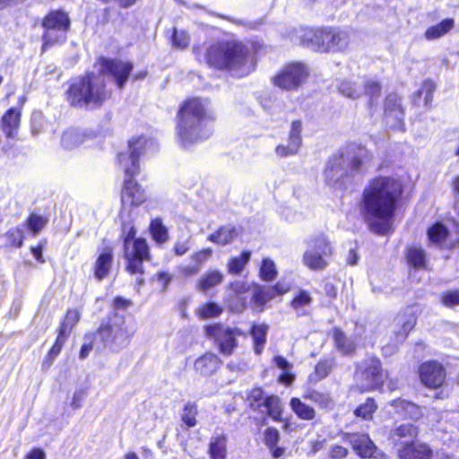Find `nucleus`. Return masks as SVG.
<instances>
[{
  "label": "nucleus",
  "instance_id": "f257e3e1",
  "mask_svg": "<svg viewBox=\"0 0 459 459\" xmlns=\"http://www.w3.org/2000/svg\"><path fill=\"white\" fill-rule=\"evenodd\" d=\"M403 191L402 182L393 177H377L365 187L361 212L373 232L384 235L391 230Z\"/></svg>",
  "mask_w": 459,
  "mask_h": 459
},
{
  "label": "nucleus",
  "instance_id": "f03ea898",
  "mask_svg": "<svg viewBox=\"0 0 459 459\" xmlns=\"http://www.w3.org/2000/svg\"><path fill=\"white\" fill-rule=\"evenodd\" d=\"M206 64L217 70H228L245 75L255 65L253 49L238 40H226L211 44L205 50Z\"/></svg>",
  "mask_w": 459,
  "mask_h": 459
},
{
  "label": "nucleus",
  "instance_id": "7ed1b4c3",
  "mask_svg": "<svg viewBox=\"0 0 459 459\" xmlns=\"http://www.w3.org/2000/svg\"><path fill=\"white\" fill-rule=\"evenodd\" d=\"M109 96L101 74H88L74 82L67 91L69 103L76 108H98Z\"/></svg>",
  "mask_w": 459,
  "mask_h": 459
},
{
  "label": "nucleus",
  "instance_id": "20e7f679",
  "mask_svg": "<svg viewBox=\"0 0 459 459\" xmlns=\"http://www.w3.org/2000/svg\"><path fill=\"white\" fill-rule=\"evenodd\" d=\"M297 39L291 38L294 44H302L316 51H342L349 46V35L339 30H300Z\"/></svg>",
  "mask_w": 459,
  "mask_h": 459
},
{
  "label": "nucleus",
  "instance_id": "39448f33",
  "mask_svg": "<svg viewBox=\"0 0 459 459\" xmlns=\"http://www.w3.org/2000/svg\"><path fill=\"white\" fill-rule=\"evenodd\" d=\"M205 116V108L201 100L191 99L184 101L178 113L177 134L180 140H202L198 127Z\"/></svg>",
  "mask_w": 459,
  "mask_h": 459
},
{
  "label": "nucleus",
  "instance_id": "423d86ee",
  "mask_svg": "<svg viewBox=\"0 0 459 459\" xmlns=\"http://www.w3.org/2000/svg\"><path fill=\"white\" fill-rule=\"evenodd\" d=\"M134 332L135 328L131 320L116 314L108 325L101 326L100 334L106 344L123 346L129 342Z\"/></svg>",
  "mask_w": 459,
  "mask_h": 459
},
{
  "label": "nucleus",
  "instance_id": "0eeeda50",
  "mask_svg": "<svg viewBox=\"0 0 459 459\" xmlns=\"http://www.w3.org/2000/svg\"><path fill=\"white\" fill-rule=\"evenodd\" d=\"M356 379L363 392L375 390L383 385L386 377L381 369L378 359L369 357L360 361L357 366Z\"/></svg>",
  "mask_w": 459,
  "mask_h": 459
},
{
  "label": "nucleus",
  "instance_id": "6e6552de",
  "mask_svg": "<svg viewBox=\"0 0 459 459\" xmlns=\"http://www.w3.org/2000/svg\"><path fill=\"white\" fill-rule=\"evenodd\" d=\"M45 29L43 49L57 42L64 41L70 28L68 14L62 11L50 12L42 21Z\"/></svg>",
  "mask_w": 459,
  "mask_h": 459
},
{
  "label": "nucleus",
  "instance_id": "1a4fd4ad",
  "mask_svg": "<svg viewBox=\"0 0 459 459\" xmlns=\"http://www.w3.org/2000/svg\"><path fill=\"white\" fill-rule=\"evenodd\" d=\"M207 337L213 339L219 351L225 356H230L238 347V339L246 338V333L237 327H229L221 324H214L205 327Z\"/></svg>",
  "mask_w": 459,
  "mask_h": 459
},
{
  "label": "nucleus",
  "instance_id": "9d476101",
  "mask_svg": "<svg viewBox=\"0 0 459 459\" xmlns=\"http://www.w3.org/2000/svg\"><path fill=\"white\" fill-rule=\"evenodd\" d=\"M309 75L307 67L299 62L290 63L273 77V83L286 91H294L300 87Z\"/></svg>",
  "mask_w": 459,
  "mask_h": 459
},
{
  "label": "nucleus",
  "instance_id": "9b49d317",
  "mask_svg": "<svg viewBox=\"0 0 459 459\" xmlns=\"http://www.w3.org/2000/svg\"><path fill=\"white\" fill-rule=\"evenodd\" d=\"M126 270L130 273H143V262L149 258V247L144 238L125 239Z\"/></svg>",
  "mask_w": 459,
  "mask_h": 459
},
{
  "label": "nucleus",
  "instance_id": "f8f14e48",
  "mask_svg": "<svg viewBox=\"0 0 459 459\" xmlns=\"http://www.w3.org/2000/svg\"><path fill=\"white\" fill-rule=\"evenodd\" d=\"M404 109L402 100L396 94H389L384 104V119L387 126L403 130Z\"/></svg>",
  "mask_w": 459,
  "mask_h": 459
},
{
  "label": "nucleus",
  "instance_id": "ddd939ff",
  "mask_svg": "<svg viewBox=\"0 0 459 459\" xmlns=\"http://www.w3.org/2000/svg\"><path fill=\"white\" fill-rule=\"evenodd\" d=\"M133 70V64L130 62H123L121 60H101V71L100 74H110L114 77L117 86L119 89L124 88L127 82L128 76Z\"/></svg>",
  "mask_w": 459,
  "mask_h": 459
},
{
  "label": "nucleus",
  "instance_id": "4468645a",
  "mask_svg": "<svg viewBox=\"0 0 459 459\" xmlns=\"http://www.w3.org/2000/svg\"><path fill=\"white\" fill-rule=\"evenodd\" d=\"M143 152V145H122L117 151V161L125 172L130 176L139 172V157Z\"/></svg>",
  "mask_w": 459,
  "mask_h": 459
},
{
  "label": "nucleus",
  "instance_id": "2eb2a0df",
  "mask_svg": "<svg viewBox=\"0 0 459 459\" xmlns=\"http://www.w3.org/2000/svg\"><path fill=\"white\" fill-rule=\"evenodd\" d=\"M419 372L421 382L431 388L439 387L446 378L443 366L436 361L423 363L420 367Z\"/></svg>",
  "mask_w": 459,
  "mask_h": 459
},
{
  "label": "nucleus",
  "instance_id": "dca6fc26",
  "mask_svg": "<svg viewBox=\"0 0 459 459\" xmlns=\"http://www.w3.org/2000/svg\"><path fill=\"white\" fill-rule=\"evenodd\" d=\"M361 161L357 157H353L350 160L346 159L342 155L340 159H333L330 166L325 169V176L329 182L337 184L346 174V167L351 164L352 169H358Z\"/></svg>",
  "mask_w": 459,
  "mask_h": 459
},
{
  "label": "nucleus",
  "instance_id": "f3484780",
  "mask_svg": "<svg viewBox=\"0 0 459 459\" xmlns=\"http://www.w3.org/2000/svg\"><path fill=\"white\" fill-rule=\"evenodd\" d=\"M346 440L361 457H377V447L367 434H347Z\"/></svg>",
  "mask_w": 459,
  "mask_h": 459
},
{
  "label": "nucleus",
  "instance_id": "a211bd4d",
  "mask_svg": "<svg viewBox=\"0 0 459 459\" xmlns=\"http://www.w3.org/2000/svg\"><path fill=\"white\" fill-rule=\"evenodd\" d=\"M122 202L125 205L138 206L146 200L145 190L134 180H127L122 191Z\"/></svg>",
  "mask_w": 459,
  "mask_h": 459
},
{
  "label": "nucleus",
  "instance_id": "6ab92c4d",
  "mask_svg": "<svg viewBox=\"0 0 459 459\" xmlns=\"http://www.w3.org/2000/svg\"><path fill=\"white\" fill-rule=\"evenodd\" d=\"M428 238L429 244L440 247L452 248L455 245V241L451 238L446 227L442 223H435L429 229ZM457 241L459 242V238Z\"/></svg>",
  "mask_w": 459,
  "mask_h": 459
},
{
  "label": "nucleus",
  "instance_id": "aec40b11",
  "mask_svg": "<svg viewBox=\"0 0 459 459\" xmlns=\"http://www.w3.org/2000/svg\"><path fill=\"white\" fill-rule=\"evenodd\" d=\"M414 325L415 317L411 313L397 315L392 324V331L394 333V341L395 342L403 341Z\"/></svg>",
  "mask_w": 459,
  "mask_h": 459
},
{
  "label": "nucleus",
  "instance_id": "412c9836",
  "mask_svg": "<svg viewBox=\"0 0 459 459\" xmlns=\"http://www.w3.org/2000/svg\"><path fill=\"white\" fill-rule=\"evenodd\" d=\"M21 110L16 108H9L1 117V130L9 139H13L19 129Z\"/></svg>",
  "mask_w": 459,
  "mask_h": 459
},
{
  "label": "nucleus",
  "instance_id": "4be33fe9",
  "mask_svg": "<svg viewBox=\"0 0 459 459\" xmlns=\"http://www.w3.org/2000/svg\"><path fill=\"white\" fill-rule=\"evenodd\" d=\"M219 358L211 352L198 358L195 362V369L202 376H210L213 374L220 367Z\"/></svg>",
  "mask_w": 459,
  "mask_h": 459
},
{
  "label": "nucleus",
  "instance_id": "5701e85b",
  "mask_svg": "<svg viewBox=\"0 0 459 459\" xmlns=\"http://www.w3.org/2000/svg\"><path fill=\"white\" fill-rule=\"evenodd\" d=\"M432 451L426 444L405 445L399 453L400 459H430Z\"/></svg>",
  "mask_w": 459,
  "mask_h": 459
},
{
  "label": "nucleus",
  "instance_id": "b1692460",
  "mask_svg": "<svg viewBox=\"0 0 459 459\" xmlns=\"http://www.w3.org/2000/svg\"><path fill=\"white\" fill-rule=\"evenodd\" d=\"M223 273L216 269H209L197 281L196 289L202 292L220 285L223 281Z\"/></svg>",
  "mask_w": 459,
  "mask_h": 459
},
{
  "label": "nucleus",
  "instance_id": "393cba45",
  "mask_svg": "<svg viewBox=\"0 0 459 459\" xmlns=\"http://www.w3.org/2000/svg\"><path fill=\"white\" fill-rule=\"evenodd\" d=\"M333 339L335 348L342 354L350 355L355 351L354 340L347 337L339 328L333 330Z\"/></svg>",
  "mask_w": 459,
  "mask_h": 459
},
{
  "label": "nucleus",
  "instance_id": "a878e982",
  "mask_svg": "<svg viewBox=\"0 0 459 459\" xmlns=\"http://www.w3.org/2000/svg\"><path fill=\"white\" fill-rule=\"evenodd\" d=\"M328 256L314 251L307 247L303 255L304 264L311 270L319 271L325 269L328 264Z\"/></svg>",
  "mask_w": 459,
  "mask_h": 459
},
{
  "label": "nucleus",
  "instance_id": "bb28decb",
  "mask_svg": "<svg viewBox=\"0 0 459 459\" xmlns=\"http://www.w3.org/2000/svg\"><path fill=\"white\" fill-rule=\"evenodd\" d=\"M208 453L211 459H226L227 437L224 435H217L211 438Z\"/></svg>",
  "mask_w": 459,
  "mask_h": 459
},
{
  "label": "nucleus",
  "instance_id": "cd10ccee",
  "mask_svg": "<svg viewBox=\"0 0 459 459\" xmlns=\"http://www.w3.org/2000/svg\"><path fill=\"white\" fill-rule=\"evenodd\" d=\"M262 408L264 409L262 412H265L274 421L281 420L282 405L278 396L270 395L265 397Z\"/></svg>",
  "mask_w": 459,
  "mask_h": 459
},
{
  "label": "nucleus",
  "instance_id": "c85d7f7f",
  "mask_svg": "<svg viewBox=\"0 0 459 459\" xmlns=\"http://www.w3.org/2000/svg\"><path fill=\"white\" fill-rule=\"evenodd\" d=\"M237 237L235 228L224 226L208 236V240L220 246L230 244Z\"/></svg>",
  "mask_w": 459,
  "mask_h": 459
},
{
  "label": "nucleus",
  "instance_id": "c756f323",
  "mask_svg": "<svg viewBox=\"0 0 459 459\" xmlns=\"http://www.w3.org/2000/svg\"><path fill=\"white\" fill-rule=\"evenodd\" d=\"M112 262L113 256L110 250H105L101 254H100L96 260L94 267L95 276L99 280H102L108 274L112 265Z\"/></svg>",
  "mask_w": 459,
  "mask_h": 459
},
{
  "label": "nucleus",
  "instance_id": "7c9ffc66",
  "mask_svg": "<svg viewBox=\"0 0 459 459\" xmlns=\"http://www.w3.org/2000/svg\"><path fill=\"white\" fill-rule=\"evenodd\" d=\"M391 405L396 409L398 413L407 416L412 420H419L422 416L420 408L408 401L401 399L394 400L391 403Z\"/></svg>",
  "mask_w": 459,
  "mask_h": 459
},
{
  "label": "nucleus",
  "instance_id": "2f4dec72",
  "mask_svg": "<svg viewBox=\"0 0 459 459\" xmlns=\"http://www.w3.org/2000/svg\"><path fill=\"white\" fill-rule=\"evenodd\" d=\"M269 325L266 324L254 325L251 328L250 334L254 342V350L256 354H260L266 342V335Z\"/></svg>",
  "mask_w": 459,
  "mask_h": 459
},
{
  "label": "nucleus",
  "instance_id": "473e14b6",
  "mask_svg": "<svg viewBox=\"0 0 459 459\" xmlns=\"http://www.w3.org/2000/svg\"><path fill=\"white\" fill-rule=\"evenodd\" d=\"M454 26L455 20L453 18H446L438 24L429 27L425 31V38L429 40L439 39L450 31Z\"/></svg>",
  "mask_w": 459,
  "mask_h": 459
},
{
  "label": "nucleus",
  "instance_id": "72a5a7b5",
  "mask_svg": "<svg viewBox=\"0 0 459 459\" xmlns=\"http://www.w3.org/2000/svg\"><path fill=\"white\" fill-rule=\"evenodd\" d=\"M338 91L342 95L351 99H359L363 94V89L359 81H342L338 86Z\"/></svg>",
  "mask_w": 459,
  "mask_h": 459
},
{
  "label": "nucleus",
  "instance_id": "f704fd0d",
  "mask_svg": "<svg viewBox=\"0 0 459 459\" xmlns=\"http://www.w3.org/2000/svg\"><path fill=\"white\" fill-rule=\"evenodd\" d=\"M407 262L414 268L422 269L426 267V255L420 247L412 246L407 248Z\"/></svg>",
  "mask_w": 459,
  "mask_h": 459
},
{
  "label": "nucleus",
  "instance_id": "c9c22d12",
  "mask_svg": "<svg viewBox=\"0 0 459 459\" xmlns=\"http://www.w3.org/2000/svg\"><path fill=\"white\" fill-rule=\"evenodd\" d=\"M291 410L301 420H311L316 417L315 410L299 398H292L290 403Z\"/></svg>",
  "mask_w": 459,
  "mask_h": 459
},
{
  "label": "nucleus",
  "instance_id": "e433bc0d",
  "mask_svg": "<svg viewBox=\"0 0 459 459\" xmlns=\"http://www.w3.org/2000/svg\"><path fill=\"white\" fill-rule=\"evenodd\" d=\"M81 318V312L78 309H68L65 316L61 323L59 333L68 337L73 328L77 325Z\"/></svg>",
  "mask_w": 459,
  "mask_h": 459
},
{
  "label": "nucleus",
  "instance_id": "4c0bfd02",
  "mask_svg": "<svg viewBox=\"0 0 459 459\" xmlns=\"http://www.w3.org/2000/svg\"><path fill=\"white\" fill-rule=\"evenodd\" d=\"M307 247L328 257L333 253L330 241L325 236H317L311 238L307 242Z\"/></svg>",
  "mask_w": 459,
  "mask_h": 459
},
{
  "label": "nucleus",
  "instance_id": "58836bf2",
  "mask_svg": "<svg viewBox=\"0 0 459 459\" xmlns=\"http://www.w3.org/2000/svg\"><path fill=\"white\" fill-rule=\"evenodd\" d=\"M251 252L244 251L239 255L231 257L227 264V270L230 274L240 273L250 260Z\"/></svg>",
  "mask_w": 459,
  "mask_h": 459
},
{
  "label": "nucleus",
  "instance_id": "ea45409f",
  "mask_svg": "<svg viewBox=\"0 0 459 459\" xmlns=\"http://www.w3.org/2000/svg\"><path fill=\"white\" fill-rule=\"evenodd\" d=\"M436 90V84L434 82L428 80L425 81L421 86V88L417 92V99L415 100V103L417 105L420 104V98L423 97V106L429 107L433 99V93Z\"/></svg>",
  "mask_w": 459,
  "mask_h": 459
},
{
  "label": "nucleus",
  "instance_id": "a19ab883",
  "mask_svg": "<svg viewBox=\"0 0 459 459\" xmlns=\"http://www.w3.org/2000/svg\"><path fill=\"white\" fill-rule=\"evenodd\" d=\"M274 363L283 371L279 377V381L286 385L290 384L294 380V375L290 372L292 365L281 356H276Z\"/></svg>",
  "mask_w": 459,
  "mask_h": 459
},
{
  "label": "nucleus",
  "instance_id": "79ce46f5",
  "mask_svg": "<svg viewBox=\"0 0 459 459\" xmlns=\"http://www.w3.org/2000/svg\"><path fill=\"white\" fill-rule=\"evenodd\" d=\"M150 230L153 239L159 243H164L169 238L168 230L166 227L158 218L152 221Z\"/></svg>",
  "mask_w": 459,
  "mask_h": 459
},
{
  "label": "nucleus",
  "instance_id": "37998d69",
  "mask_svg": "<svg viewBox=\"0 0 459 459\" xmlns=\"http://www.w3.org/2000/svg\"><path fill=\"white\" fill-rule=\"evenodd\" d=\"M277 275L276 265L270 258H264L260 267V277L266 281H273Z\"/></svg>",
  "mask_w": 459,
  "mask_h": 459
},
{
  "label": "nucleus",
  "instance_id": "c03bdc74",
  "mask_svg": "<svg viewBox=\"0 0 459 459\" xmlns=\"http://www.w3.org/2000/svg\"><path fill=\"white\" fill-rule=\"evenodd\" d=\"M221 312L222 308L214 302L204 304L197 309V315L203 319L218 316Z\"/></svg>",
  "mask_w": 459,
  "mask_h": 459
},
{
  "label": "nucleus",
  "instance_id": "a18cd8bd",
  "mask_svg": "<svg viewBox=\"0 0 459 459\" xmlns=\"http://www.w3.org/2000/svg\"><path fill=\"white\" fill-rule=\"evenodd\" d=\"M361 83V87L363 89V93L368 95L370 98V100L372 101L374 99H377L379 97L381 93V84L374 80V79H368Z\"/></svg>",
  "mask_w": 459,
  "mask_h": 459
},
{
  "label": "nucleus",
  "instance_id": "49530a36",
  "mask_svg": "<svg viewBox=\"0 0 459 459\" xmlns=\"http://www.w3.org/2000/svg\"><path fill=\"white\" fill-rule=\"evenodd\" d=\"M273 298H275L274 289H272V287L259 288L253 297L255 303L260 307H263Z\"/></svg>",
  "mask_w": 459,
  "mask_h": 459
},
{
  "label": "nucleus",
  "instance_id": "de8ad7c7",
  "mask_svg": "<svg viewBox=\"0 0 459 459\" xmlns=\"http://www.w3.org/2000/svg\"><path fill=\"white\" fill-rule=\"evenodd\" d=\"M304 398L307 400H310L319 405L320 407L328 408L332 404L331 397L323 393H319L317 391H309L305 395Z\"/></svg>",
  "mask_w": 459,
  "mask_h": 459
},
{
  "label": "nucleus",
  "instance_id": "09e8293b",
  "mask_svg": "<svg viewBox=\"0 0 459 459\" xmlns=\"http://www.w3.org/2000/svg\"><path fill=\"white\" fill-rule=\"evenodd\" d=\"M196 414H197V408L195 403H188L184 407L183 412H182V420L187 427H195L197 423L196 421Z\"/></svg>",
  "mask_w": 459,
  "mask_h": 459
},
{
  "label": "nucleus",
  "instance_id": "8fccbe9b",
  "mask_svg": "<svg viewBox=\"0 0 459 459\" xmlns=\"http://www.w3.org/2000/svg\"><path fill=\"white\" fill-rule=\"evenodd\" d=\"M377 410V404L373 399H368L365 403L358 407L354 413L357 417H360L364 420H369L372 418L373 413Z\"/></svg>",
  "mask_w": 459,
  "mask_h": 459
},
{
  "label": "nucleus",
  "instance_id": "3c124183",
  "mask_svg": "<svg viewBox=\"0 0 459 459\" xmlns=\"http://www.w3.org/2000/svg\"><path fill=\"white\" fill-rule=\"evenodd\" d=\"M28 227L35 235L39 232L47 224V219L43 216L32 213L27 220Z\"/></svg>",
  "mask_w": 459,
  "mask_h": 459
},
{
  "label": "nucleus",
  "instance_id": "603ef678",
  "mask_svg": "<svg viewBox=\"0 0 459 459\" xmlns=\"http://www.w3.org/2000/svg\"><path fill=\"white\" fill-rule=\"evenodd\" d=\"M172 43L173 46L177 48H186L190 43V37L186 31H178L175 29L172 37Z\"/></svg>",
  "mask_w": 459,
  "mask_h": 459
},
{
  "label": "nucleus",
  "instance_id": "864d4df0",
  "mask_svg": "<svg viewBox=\"0 0 459 459\" xmlns=\"http://www.w3.org/2000/svg\"><path fill=\"white\" fill-rule=\"evenodd\" d=\"M212 255V249L207 247L193 253L190 256V259L195 265H199V269H201L202 264L208 261Z\"/></svg>",
  "mask_w": 459,
  "mask_h": 459
},
{
  "label": "nucleus",
  "instance_id": "5fc2aeb1",
  "mask_svg": "<svg viewBox=\"0 0 459 459\" xmlns=\"http://www.w3.org/2000/svg\"><path fill=\"white\" fill-rule=\"evenodd\" d=\"M265 397H264V393L261 388H254L251 390L248 396L249 405L254 409H261L263 405V402Z\"/></svg>",
  "mask_w": 459,
  "mask_h": 459
},
{
  "label": "nucleus",
  "instance_id": "6e6d98bb",
  "mask_svg": "<svg viewBox=\"0 0 459 459\" xmlns=\"http://www.w3.org/2000/svg\"><path fill=\"white\" fill-rule=\"evenodd\" d=\"M441 301L444 306L448 307L459 306V290L444 292L441 296Z\"/></svg>",
  "mask_w": 459,
  "mask_h": 459
},
{
  "label": "nucleus",
  "instance_id": "4d7b16f0",
  "mask_svg": "<svg viewBox=\"0 0 459 459\" xmlns=\"http://www.w3.org/2000/svg\"><path fill=\"white\" fill-rule=\"evenodd\" d=\"M311 302V297L308 292L301 290L292 299L291 306L294 309L299 310L305 307H307Z\"/></svg>",
  "mask_w": 459,
  "mask_h": 459
},
{
  "label": "nucleus",
  "instance_id": "13d9d810",
  "mask_svg": "<svg viewBox=\"0 0 459 459\" xmlns=\"http://www.w3.org/2000/svg\"><path fill=\"white\" fill-rule=\"evenodd\" d=\"M280 439L279 431L274 428H268L264 432V440L269 448L274 447Z\"/></svg>",
  "mask_w": 459,
  "mask_h": 459
},
{
  "label": "nucleus",
  "instance_id": "bf43d9fd",
  "mask_svg": "<svg viewBox=\"0 0 459 459\" xmlns=\"http://www.w3.org/2000/svg\"><path fill=\"white\" fill-rule=\"evenodd\" d=\"M330 370H331V364L326 361H321V362L317 363L315 368L316 377H314L313 376H311L310 380L316 382L322 378H325V377L328 376Z\"/></svg>",
  "mask_w": 459,
  "mask_h": 459
},
{
  "label": "nucleus",
  "instance_id": "052dcab7",
  "mask_svg": "<svg viewBox=\"0 0 459 459\" xmlns=\"http://www.w3.org/2000/svg\"><path fill=\"white\" fill-rule=\"evenodd\" d=\"M7 238L11 244L14 247H20L23 242V233L19 229H12L7 232Z\"/></svg>",
  "mask_w": 459,
  "mask_h": 459
},
{
  "label": "nucleus",
  "instance_id": "680f3d73",
  "mask_svg": "<svg viewBox=\"0 0 459 459\" xmlns=\"http://www.w3.org/2000/svg\"><path fill=\"white\" fill-rule=\"evenodd\" d=\"M418 434V429L411 424H403L396 429V435L401 437H414Z\"/></svg>",
  "mask_w": 459,
  "mask_h": 459
},
{
  "label": "nucleus",
  "instance_id": "e2e57ef3",
  "mask_svg": "<svg viewBox=\"0 0 459 459\" xmlns=\"http://www.w3.org/2000/svg\"><path fill=\"white\" fill-rule=\"evenodd\" d=\"M301 131H302V126H301L300 121L297 120V121L292 122L290 132V140L293 143L300 142Z\"/></svg>",
  "mask_w": 459,
  "mask_h": 459
},
{
  "label": "nucleus",
  "instance_id": "0e129e2a",
  "mask_svg": "<svg viewBox=\"0 0 459 459\" xmlns=\"http://www.w3.org/2000/svg\"><path fill=\"white\" fill-rule=\"evenodd\" d=\"M297 152V145H278L275 149L276 155L281 158L294 155Z\"/></svg>",
  "mask_w": 459,
  "mask_h": 459
},
{
  "label": "nucleus",
  "instance_id": "69168bd1",
  "mask_svg": "<svg viewBox=\"0 0 459 459\" xmlns=\"http://www.w3.org/2000/svg\"><path fill=\"white\" fill-rule=\"evenodd\" d=\"M86 396V391L84 389L76 390L73 395L71 401V407L74 410L79 409L82 406V403Z\"/></svg>",
  "mask_w": 459,
  "mask_h": 459
},
{
  "label": "nucleus",
  "instance_id": "338daca9",
  "mask_svg": "<svg viewBox=\"0 0 459 459\" xmlns=\"http://www.w3.org/2000/svg\"><path fill=\"white\" fill-rule=\"evenodd\" d=\"M67 338L68 337H66V336H65V335H63V334L58 333V336H57V338L56 340V342L52 346V348H51V350L49 351V354L54 356V357L57 356L60 353V351H61L64 344L65 343Z\"/></svg>",
  "mask_w": 459,
  "mask_h": 459
},
{
  "label": "nucleus",
  "instance_id": "774afa93",
  "mask_svg": "<svg viewBox=\"0 0 459 459\" xmlns=\"http://www.w3.org/2000/svg\"><path fill=\"white\" fill-rule=\"evenodd\" d=\"M178 270L181 275L184 277H189L197 274L201 269H199V265H195L193 263L189 265H181Z\"/></svg>",
  "mask_w": 459,
  "mask_h": 459
}]
</instances>
